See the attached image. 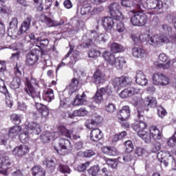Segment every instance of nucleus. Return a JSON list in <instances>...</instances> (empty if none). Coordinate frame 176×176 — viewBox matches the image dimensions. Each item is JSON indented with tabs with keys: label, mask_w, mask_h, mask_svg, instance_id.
<instances>
[{
	"label": "nucleus",
	"mask_w": 176,
	"mask_h": 176,
	"mask_svg": "<svg viewBox=\"0 0 176 176\" xmlns=\"http://www.w3.org/2000/svg\"><path fill=\"white\" fill-rule=\"evenodd\" d=\"M90 10H91L90 4H84L80 9V14L85 16L88 13H90Z\"/></svg>",
	"instance_id": "de8ad7c7"
},
{
	"label": "nucleus",
	"mask_w": 176,
	"mask_h": 176,
	"mask_svg": "<svg viewBox=\"0 0 176 176\" xmlns=\"http://www.w3.org/2000/svg\"><path fill=\"white\" fill-rule=\"evenodd\" d=\"M109 10L111 17L115 20H124V16L120 12V4L118 2L112 3L109 6Z\"/></svg>",
	"instance_id": "6e6552de"
},
{
	"label": "nucleus",
	"mask_w": 176,
	"mask_h": 176,
	"mask_svg": "<svg viewBox=\"0 0 176 176\" xmlns=\"http://www.w3.org/2000/svg\"><path fill=\"white\" fill-rule=\"evenodd\" d=\"M163 77V74L162 73H155L153 76V83L156 86H159L160 85V82L162 80V78Z\"/></svg>",
	"instance_id": "79ce46f5"
},
{
	"label": "nucleus",
	"mask_w": 176,
	"mask_h": 176,
	"mask_svg": "<svg viewBox=\"0 0 176 176\" xmlns=\"http://www.w3.org/2000/svg\"><path fill=\"white\" fill-rule=\"evenodd\" d=\"M162 30L166 34L149 35L148 40L149 45L156 47V46H163L164 43H170V38H168V36L170 38H171V32H173V29H171V27L168 26V25L163 24L162 25Z\"/></svg>",
	"instance_id": "f03ea898"
},
{
	"label": "nucleus",
	"mask_w": 176,
	"mask_h": 176,
	"mask_svg": "<svg viewBox=\"0 0 176 176\" xmlns=\"http://www.w3.org/2000/svg\"><path fill=\"white\" fill-rule=\"evenodd\" d=\"M105 109L107 112H109L110 113H113L115 111H116V106L113 103H109L105 107Z\"/></svg>",
	"instance_id": "680f3d73"
},
{
	"label": "nucleus",
	"mask_w": 176,
	"mask_h": 176,
	"mask_svg": "<svg viewBox=\"0 0 176 176\" xmlns=\"http://www.w3.org/2000/svg\"><path fill=\"white\" fill-rule=\"evenodd\" d=\"M104 137V135L102 134V131L100 130V129H94L91 130L90 133V139L91 141H94V142H98V141H100Z\"/></svg>",
	"instance_id": "412c9836"
},
{
	"label": "nucleus",
	"mask_w": 176,
	"mask_h": 176,
	"mask_svg": "<svg viewBox=\"0 0 176 176\" xmlns=\"http://www.w3.org/2000/svg\"><path fill=\"white\" fill-rule=\"evenodd\" d=\"M50 135H51L50 132L49 131L44 132L40 136L41 141H42V142H44V143L49 142V141H50Z\"/></svg>",
	"instance_id": "09e8293b"
},
{
	"label": "nucleus",
	"mask_w": 176,
	"mask_h": 176,
	"mask_svg": "<svg viewBox=\"0 0 176 176\" xmlns=\"http://www.w3.org/2000/svg\"><path fill=\"white\" fill-rule=\"evenodd\" d=\"M58 170L60 173H63V174H71V168H69V166L67 164H59Z\"/></svg>",
	"instance_id": "c03bdc74"
},
{
	"label": "nucleus",
	"mask_w": 176,
	"mask_h": 176,
	"mask_svg": "<svg viewBox=\"0 0 176 176\" xmlns=\"http://www.w3.org/2000/svg\"><path fill=\"white\" fill-rule=\"evenodd\" d=\"M25 85V93L32 97L34 101H41V91L39 90L38 81L35 78H32L30 80L28 78H26Z\"/></svg>",
	"instance_id": "7ed1b4c3"
},
{
	"label": "nucleus",
	"mask_w": 176,
	"mask_h": 176,
	"mask_svg": "<svg viewBox=\"0 0 176 176\" xmlns=\"http://www.w3.org/2000/svg\"><path fill=\"white\" fill-rule=\"evenodd\" d=\"M28 131H25L20 134L19 135V140L23 144H25L26 142H28Z\"/></svg>",
	"instance_id": "864d4df0"
},
{
	"label": "nucleus",
	"mask_w": 176,
	"mask_h": 176,
	"mask_svg": "<svg viewBox=\"0 0 176 176\" xmlns=\"http://www.w3.org/2000/svg\"><path fill=\"white\" fill-rule=\"evenodd\" d=\"M82 155L85 157H93V156L96 155V152L92 149L86 150L82 153Z\"/></svg>",
	"instance_id": "e2e57ef3"
},
{
	"label": "nucleus",
	"mask_w": 176,
	"mask_h": 176,
	"mask_svg": "<svg viewBox=\"0 0 176 176\" xmlns=\"http://www.w3.org/2000/svg\"><path fill=\"white\" fill-rule=\"evenodd\" d=\"M176 144V132L175 133L174 135L169 138L167 141V144L168 146H174Z\"/></svg>",
	"instance_id": "774afa93"
},
{
	"label": "nucleus",
	"mask_w": 176,
	"mask_h": 176,
	"mask_svg": "<svg viewBox=\"0 0 176 176\" xmlns=\"http://www.w3.org/2000/svg\"><path fill=\"white\" fill-rule=\"evenodd\" d=\"M133 3V0H121V5L124 8H131Z\"/></svg>",
	"instance_id": "338daca9"
},
{
	"label": "nucleus",
	"mask_w": 176,
	"mask_h": 176,
	"mask_svg": "<svg viewBox=\"0 0 176 176\" xmlns=\"http://www.w3.org/2000/svg\"><path fill=\"white\" fill-rule=\"evenodd\" d=\"M91 39L88 40L89 42L87 43H85L84 44H82L83 47H90V46H91V45H93V41L94 42H107V37H105V35H104L103 34H100L98 35V34L97 33V32H96V30H91Z\"/></svg>",
	"instance_id": "1a4fd4ad"
},
{
	"label": "nucleus",
	"mask_w": 176,
	"mask_h": 176,
	"mask_svg": "<svg viewBox=\"0 0 176 176\" xmlns=\"http://www.w3.org/2000/svg\"><path fill=\"white\" fill-rule=\"evenodd\" d=\"M0 93L4 94L5 97H9V91L6 88V85H5V81L0 78Z\"/></svg>",
	"instance_id": "37998d69"
},
{
	"label": "nucleus",
	"mask_w": 176,
	"mask_h": 176,
	"mask_svg": "<svg viewBox=\"0 0 176 176\" xmlns=\"http://www.w3.org/2000/svg\"><path fill=\"white\" fill-rule=\"evenodd\" d=\"M85 98H86V94H85V92H82L81 95L79 94H77L73 102L74 107L83 105V104L86 102V100L85 99Z\"/></svg>",
	"instance_id": "cd10ccee"
},
{
	"label": "nucleus",
	"mask_w": 176,
	"mask_h": 176,
	"mask_svg": "<svg viewBox=\"0 0 176 176\" xmlns=\"http://www.w3.org/2000/svg\"><path fill=\"white\" fill-rule=\"evenodd\" d=\"M100 166L94 165L88 170V174L91 176H97L98 175V173H100Z\"/></svg>",
	"instance_id": "a19ab883"
},
{
	"label": "nucleus",
	"mask_w": 176,
	"mask_h": 176,
	"mask_svg": "<svg viewBox=\"0 0 176 176\" xmlns=\"http://www.w3.org/2000/svg\"><path fill=\"white\" fill-rule=\"evenodd\" d=\"M131 78L127 76H121L113 80L112 86L115 90L118 91L122 89V87H127L131 85Z\"/></svg>",
	"instance_id": "0eeeda50"
},
{
	"label": "nucleus",
	"mask_w": 176,
	"mask_h": 176,
	"mask_svg": "<svg viewBox=\"0 0 176 176\" xmlns=\"http://www.w3.org/2000/svg\"><path fill=\"white\" fill-rule=\"evenodd\" d=\"M160 24V20L157 16H154L151 21V25L152 27L156 28Z\"/></svg>",
	"instance_id": "69168bd1"
},
{
	"label": "nucleus",
	"mask_w": 176,
	"mask_h": 176,
	"mask_svg": "<svg viewBox=\"0 0 176 176\" xmlns=\"http://www.w3.org/2000/svg\"><path fill=\"white\" fill-rule=\"evenodd\" d=\"M157 157L159 162H161V166H164V167H168V164L174 160L170 152L167 151H162L157 153Z\"/></svg>",
	"instance_id": "9d476101"
},
{
	"label": "nucleus",
	"mask_w": 176,
	"mask_h": 176,
	"mask_svg": "<svg viewBox=\"0 0 176 176\" xmlns=\"http://www.w3.org/2000/svg\"><path fill=\"white\" fill-rule=\"evenodd\" d=\"M58 133H59L61 137H65V138H70L71 140H78L80 138V135L72 133V131L67 129L64 126H58Z\"/></svg>",
	"instance_id": "4468645a"
},
{
	"label": "nucleus",
	"mask_w": 176,
	"mask_h": 176,
	"mask_svg": "<svg viewBox=\"0 0 176 176\" xmlns=\"http://www.w3.org/2000/svg\"><path fill=\"white\" fill-rule=\"evenodd\" d=\"M21 126H14L10 128L8 134H7L9 138H16L20 133H21Z\"/></svg>",
	"instance_id": "a878e982"
},
{
	"label": "nucleus",
	"mask_w": 176,
	"mask_h": 176,
	"mask_svg": "<svg viewBox=\"0 0 176 176\" xmlns=\"http://www.w3.org/2000/svg\"><path fill=\"white\" fill-rule=\"evenodd\" d=\"M32 174L33 176H45L46 171L41 166H36L32 168Z\"/></svg>",
	"instance_id": "2f4dec72"
},
{
	"label": "nucleus",
	"mask_w": 176,
	"mask_h": 176,
	"mask_svg": "<svg viewBox=\"0 0 176 176\" xmlns=\"http://www.w3.org/2000/svg\"><path fill=\"white\" fill-rule=\"evenodd\" d=\"M60 138L61 139L59 140V148L54 146V149L58 153V155H67V153H68V145H69L71 142L65 138Z\"/></svg>",
	"instance_id": "ddd939ff"
},
{
	"label": "nucleus",
	"mask_w": 176,
	"mask_h": 176,
	"mask_svg": "<svg viewBox=\"0 0 176 176\" xmlns=\"http://www.w3.org/2000/svg\"><path fill=\"white\" fill-rule=\"evenodd\" d=\"M69 47L70 50L68 52V53L65 55V58L63 59V62L60 63L58 66V68H61V67H65L66 64H67V58H68V57H69V56H71V54H72V52H74V46L69 45Z\"/></svg>",
	"instance_id": "ea45409f"
},
{
	"label": "nucleus",
	"mask_w": 176,
	"mask_h": 176,
	"mask_svg": "<svg viewBox=\"0 0 176 176\" xmlns=\"http://www.w3.org/2000/svg\"><path fill=\"white\" fill-rule=\"evenodd\" d=\"M17 25H19V21L17 20V18H12V21L10 22L8 32H11L12 35H14V33L17 32Z\"/></svg>",
	"instance_id": "72a5a7b5"
},
{
	"label": "nucleus",
	"mask_w": 176,
	"mask_h": 176,
	"mask_svg": "<svg viewBox=\"0 0 176 176\" xmlns=\"http://www.w3.org/2000/svg\"><path fill=\"white\" fill-rule=\"evenodd\" d=\"M146 153V150L144 148L138 147L135 150V155L138 156V157H142Z\"/></svg>",
	"instance_id": "5fc2aeb1"
},
{
	"label": "nucleus",
	"mask_w": 176,
	"mask_h": 176,
	"mask_svg": "<svg viewBox=\"0 0 176 176\" xmlns=\"http://www.w3.org/2000/svg\"><path fill=\"white\" fill-rule=\"evenodd\" d=\"M43 100L47 102H52L54 100V93L52 89H46L43 92Z\"/></svg>",
	"instance_id": "bb28decb"
},
{
	"label": "nucleus",
	"mask_w": 176,
	"mask_h": 176,
	"mask_svg": "<svg viewBox=\"0 0 176 176\" xmlns=\"http://www.w3.org/2000/svg\"><path fill=\"white\" fill-rule=\"evenodd\" d=\"M79 86V80L76 78L72 79V81L69 86V90L70 93H75L78 90Z\"/></svg>",
	"instance_id": "c9c22d12"
},
{
	"label": "nucleus",
	"mask_w": 176,
	"mask_h": 176,
	"mask_svg": "<svg viewBox=\"0 0 176 176\" xmlns=\"http://www.w3.org/2000/svg\"><path fill=\"white\" fill-rule=\"evenodd\" d=\"M106 163L111 168H116L118 167V160L115 159H107Z\"/></svg>",
	"instance_id": "603ef678"
},
{
	"label": "nucleus",
	"mask_w": 176,
	"mask_h": 176,
	"mask_svg": "<svg viewBox=\"0 0 176 176\" xmlns=\"http://www.w3.org/2000/svg\"><path fill=\"white\" fill-rule=\"evenodd\" d=\"M39 53L41 56L45 55V52L42 50L41 52L38 49H33L30 52L26 55L25 64L26 65H35L39 60Z\"/></svg>",
	"instance_id": "423d86ee"
},
{
	"label": "nucleus",
	"mask_w": 176,
	"mask_h": 176,
	"mask_svg": "<svg viewBox=\"0 0 176 176\" xmlns=\"http://www.w3.org/2000/svg\"><path fill=\"white\" fill-rule=\"evenodd\" d=\"M157 111L159 118H163L166 115H167V111H166V109L162 107H158L157 108Z\"/></svg>",
	"instance_id": "0e129e2a"
},
{
	"label": "nucleus",
	"mask_w": 176,
	"mask_h": 176,
	"mask_svg": "<svg viewBox=\"0 0 176 176\" xmlns=\"http://www.w3.org/2000/svg\"><path fill=\"white\" fill-rule=\"evenodd\" d=\"M162 148V144H160V142H155L153 143L151 146V151L153 152V153H156L160 151Z\"/></svg>",
	"instance_id": "49530a36"
},
{
	"label": "nucleus",
	"mask_w": 176,
	"mask_h": 176,
	"mask_svg": "<svg viewBox=\"0 0 176 176\" xmlns=\"http://www.w3.org/2000/svg\"><path fill=\"white\" fill-rule=\"evenodd\" d=\"M26 129L28 131H32L34 134L38 135L42 129H41V125L36 122H30L26 125Z\"/></svg>",
	"instance_id": "b1692460"
},
{
	"label": "nucleus",
	"mask_w": 176,
	"mask_h": 176,
	"mask_svg": "<svg viewBox=\"0 0 176 176\" xmlns=\"http://www.w3.org/2000/svg\"><path fill=\"white\" fill-rule=\"evenodd\" d=\"M89 58H98L101 56V52L99 50L91 49L89 52Z\"/></svg>",
	"instance_id": "a18cd8bd"
},
{
	"label": "nucleus",
	"mask_w": 176,
	"mask_h": 176,
	"mask_svg": "<svg viewBox=\"0 0 176 176\" xmlns=\"http://www.w3.org/2000/svg\"><path fill=\"white\" fill-rule=\"evenodd\" d=\"M150 134H151L154 140H160L162 138V132L156 126H153L150 128Z\"/></svg>",
	"instance_id": "473e14b6"
},
{
	"label": "nucleus",
	"mask_w": 176,
	"mask_h": 176,
	"mask_svg": "<svg viewBox=\"0 0 176 176\" xmlns=\"http://www.w3.org/2000/svg\"><path fill=\"white\" fill-rule=\"evenodd\" d=\"M98 125L96 124V122L94 121V120H88L85 122V126L87 129L94 130L95 127H96Z\"/></svg>",
	"instance_id": "3c124183"
},
{
	"label": "nucleus",
	"mask_w": 176,
	"mask_h": 176,
	"mask_svg": "<svg viewBox=\"0 0 176 176\" xmlns=\"http://www.w3.org/2000/svg\"><path fill=\"white\" fill-rule=\"evenodd\" d=\"M146 52L144 49L138 47L132 49V55L136 58H143L145 57Z\"/></svg>",
	"instance_id": "c85d7f7f"
},
{
	"label": "nucleus",
	"mask_w": 176,
	"mask_h": 176,
	"mask_svg": "<svg viewBox=\"0 0 176 176\" xmlns=\"http://www.w3.org/2000/svg\"><path fill=\"white\" fill-rule=\"evenodd\" d=\"M100 91L104 94H107V96H112V87L110 85H107L106 88H101Z\"/></svg>",
	"instance_id": "4d7b16f0"
},
{
	"label": "nucleus",
	"mask_w": 176,
	"mask_h": 176,
	"mask_svg": "<svg viewBox=\"0 0 176 176\" xmlns=\"http://www.w3.org/2000/svg\"><path fill=\"white\" fill-rule=\"evenodd\" d=\"M102 57L107 62L109 65L115 67L117 69H122L126 64V59L124 57L118 56L115 57V55L111 52L105 51L102 54Z\"/></svg>",
	"instance_id": "20e7f679"
},
{
	"label": "nucleus",
	"mask_w": 176,
	"mask_h": 176,
	"mask_svg": "<svg viewBox=\"0 0 176 176\" xmlns=\"http://www.w3.org/2000/svg\"><path fill=\"white\" fill-rule=\"evenodd\" d=\"M40 20L42 23L46 24L47 27H60V25H63L64 24V21H55L45 14L41 16Z\"/></svg>",
	"instance_id": "2eb2a0df"
},
{
	"label": "nucleus",
	"mask_w": 176,
	"mask_h": 176,
	"mask_svg": "<svg viewBox=\"0 0 176 176\" xmlns=\"http://www.w3.org/2000/svg\"><path fill=\"white\" fill-rule=\"evenodd\" d=\"M138 93H140V89L131 87L122 91L120 94V97H121V98H127L131 97V96H134V94H138Z\"/></svg>",
	"instance_id": "6ab92c4d"
},
{
	"label": "nucleus",
	"mask_w": 176,
	"mask_h": 176,
	"mask_svg": "<svg viewBox=\"0 0 176 176\" xmlns=\"http://www.w3.org/2000/svg\"><path fill=\"white\" fill-rule=\"evenodd\" d=\"M105 80V74L102 72L97 69L94 74V82L95 85L104 83Z\"/></svg>",
	"instance_id": "5701e85b"
},
{
	"label": "nucleus",
	"mask_w": 176,
	"mask_h": 176,
	"mask_svg": "<svg viewBox=\"0 0 176 176\" xmlns=\"http://www.w3.org/2000/svg\"><path fill=\"white\" fill-rule=\"evenodd\" d=\"M135 78V82L138 85L140 86H146L148 85V79L142 71L137 72Z\"/></svg>",
	"instance_id": "4be33fe9"
},
{
	"label": "nucleus",
	"mask_w": 176,
	"mask_h": 176,
	"mask_svg": "<svg viewBox=\"0 0 176 176\" xmlns=\"http://www.w3.org/2000/svg\"><path fill=\"white\" fill-rule=\"evenodd\" d=\"M29 153L30 147L25 144L17 146L12 150V155L16 157V159H21V157H24L25 155H28Z\"/></svg>",
	"instance_id": "f8f14e48"
},
{
	"label": "nucleus",
	"mask_w": 176,
	"mask_h": 176,
	"mask_svg": "<svg viewBox=\"0 0 176 176\" xmlns=\"http://www.w3.org/2000/svg\"><path fill=\"white\" fill-rule=\"evenodd\" d=\"M36 108L39 111L43 118H47L49 116L50 111L49 108L42 104H40L38 101H35Z\"/></svg>",
	"instance_id": "393cba45"
},
{
	"label": "nucleus",
	"mask_w": 176,
	"mask_h": 176,
	"mask_svg": "<svg viewBox=\"0 0 176 176\" xmlns=\"http://www.w3.org/2000/svg\"><path fill=\"white\" fill-rule=\"evenodd\" d=\"M132 25L143 27L148 23V16L142 12H136L131 18Z\"/></svg>",
	"instance_id": "39448f33"
},
{
	"label": "nucleus",
	"mask_w": 176,
	"mask_h": 176,
	"mask_svg": "<svg viewBox=\"0 0 176 176\" xmlns=\"http://www.w3.org/2000/svg\"><path fill=\"white\" fill-rule=\"evenodd\" d=\"M144 102L145 107H148L149 108H156V105H157V100L152 96L146 97Z\"/></svg>",
	"instance_id": "c756f323"
},
{
	"label": "nucleus",
	"mask_w": 176,
	"mask_h": 176,
	"mask_svg": "<svg viewBox=\"0 0 176 176\" xmlns=\"http://www.w3.org/2000/svg\"><path fill=\"white\" fill-rule=\"evenodd\" d=\"M44 164L47 167V168H51V170H54V168H56V164L53 160L46 159L44 161Z\"/></svg>",
	"instance_id": "8fccbe9b"
},
{
	"label": "nucleus",
	"mask_w": 176,
	"mask_h": 176,
	"mask_svg": "<svg viewBox=\"0 0 176 176\" xmlns=\"http://www.w3.org/2000/svg\"><path fill=\"white\" fill-rule=\"evenodd\" d=\"M21 85V80L19 77H14L12 81L10 84V87L12 89V90H16V89H19Z\"/></svg>",
	"instance_id": "e433bc0d"
},
{
	"label": "nucleus",
	"mask_w": 176,
	"mask_h": 176,
	"mask_svg": "<svg viewBox=\"0 0 176 176\" xmlns=\"http://www.w3.org/2000/svg\"><path fill=\"white\" fill-rule=\"evenodd\" d=\"M104 6H99L98 7H96L93 8V10L91 11V14L92 16H94V14H98V13H101V12H104Z\"/></svg>",
	"instance_id": "052dcab7"
},
{
	"label": "nucleus",
	"mask_w": 176,
	"mask_h": 176,
	"mask_svg": "<svg viewBox=\"0 0 176 176\" xmlns=\"http://www.w3.org/2000/svg\"><path fill=\"white\" fill-rule=\"evenodd\" d=\"M31 21H32V16H27L21 23L19 30L18 31V35H23V34H25V32L30 30V27H31Z\"/></svg>",
	"instance_id": "f3484780"
},
{
	"label": "nucleus",
	"mask_w": 176,
	"mask_h": 176,
	"mask_svg": "<svg viewBox=\"0 0 176 176\" xmlns=\"http://www.w3.org/2000/svg\"><path fill=\"white\" fill-rule=\"evenodd\" d=\"M118 160L120 163H122L123 162L124 163H129V162H131V160H133V155L130 153H128L122 157H118Z\"/></svg>",
	"instance_id": "58836bf2"
},
{
	"label": "nucleus",
	"mask_w": 176,
	"mask_h": 176,
	"mask_svg": "<svg viewBox=\"0 0 176 176\" xmlns=\"http://www.w3.org/2000/svg\"><path fill=\"white\" fill-rule=\"evenodd\" d=\"M138 118L139 121L132 125V129L138 133V135L143 139L144 142L149 144L152 140V136L150 133L144 131L146 129V123L144 121V110H141L140 107L138 109Z\"/></svg>",
	"instance_id": "f257e3e1"
},
{
	"label": "nucleus",
	"mask_w": 176,
	"mask_h": 176,
	"mask_svg": "<svg viewBox=\"0 0 176 176\" xmlns=\"http://www.w3.org/2000/svg\"><path fill=\"white\" fill-rule=\"evenodd\" d=\"M164 5L162 0H148L147 1V8L148 9H154L159 10L163 8Z\"/></svg>",
	"instance_id": "aec40b11"
},
{
	"label": "nucleus",
	"mask_w": 176,
	"mask_h": 176,
	"mask_svg": "<svg viewBox=\"0 0 176 176\" xmlns=\"http://www.w3.org/2000/svg\"><path fill=\"white\" fill-rule=\"evenodd\" d=\"M131 115V110L130 107L126 105L122 107V109L118 113V118L121 122H126Z\"/></svg>",
	"instance_id": "dca6fc26"
},
{
	"label": "nucleus",
	"mask_w": 176,
	"mask_h": 176,
	"mask_svg": "<svg viewBox=\"0 0 176 176\" xmlns=\"http://www.w3.org/2000/svg\"><path fill=\"white\" fill-rule=\"evenodd\" d=\"M102 96H104L102 92L100 89H98L96 91L95 96L93 97V100L96 102V104H101L102 102L104 100Z\"/></svg>",
	"instance_id": "4c0bfd02"
},
{
	"label": "nucleus",
	"mask_w": 176,
	"mask_h": 176,
	"mask_svg": "<svg viewBox=\"0 0 176 176\" xmlns=\"http://www.w3.org/2000/svg\"><path fill=\"white\" fill-rule=\"evenodd\" d=\"M13 162L8 156H3L0 157V174L2 175H8L9 174V168L12 166Z\"/></svg>",
	"instance_id": "9b49d317"
},
{
	"label": "nucleus",
	"mask_w": 176,
	"mask_h": 176,
	"mask_svg": "<svg viewBox=\"0 0 176 176\" xmlns=\"http://www.w3.org/2000/svg\"><path fill=\"white\" fill-rule=\"evenodd\" d=\"M77 56H79V52L78 50H74L70 58L71 61L67 63V65H70V64H75V63H76V59L78 58Z\"/></svg>",
	"instance_id": "13d9d810"
},
{
	"label": "nucleus",
	"mask_w": 176,
	"mask_h": 176,
	"mask_svg": "<svg viewBox=\"0 0 176 176\" xmlns=\"http://www.w3.org/2000/svg\"><path fill=\"white\" fill-rule=\"evenodd\" d=\"M11 120L16 123V124H20L21 123V116L19 114L11 115Z\"/></svg>",
	"instance_id": "bf43d9fd"
},
{
	"label": "nucleus",
	"mask_w": 176,
	"mask_h": 176,
	"mask_svg": "<svg viewBox=\"0 0 176 176\" xmlns=\"http://www.w3.org/2000/svg\"><path fill=\"white\" fill-rule=\"evenodd\" d=\"M101 24L106 31H111L113 27V16H104L101 19Z\"/></svg>",
	"instance_id": "a211bd4d"
},
{
	"label": "nucleus",
	"mask_w": 176,
	"mask_h": 176,
	"mask_svg": "<svg viewBox=\"0 0 176 176\" xmlns=\"http://www.w3.org/2000/svg\"><path fill=\"white\" fill-rule=\"evenodd\" d=\"M103 153L110 156H118L119 151L113 146H105L102 148Z\"/></svg>",
	"instance_id": "7c9ffc66"
},
{
	"label": "nucleus",
	"mask_w": 176,
	"mask_h": 176,
	"mask_svg": "<svg viewBox=\"0 0 176 176\" xmlns=\"http://www.w3.org/2000/svg\"><path fill=\"white\" fill-rule=\"evenodd\" d=\"M110 49L113 53H122V52H124V47L118 43H113Z\"/></svg>",
	"instance_id": "f704fd0d"
},
{
	"label": "nucleus",
	"mask_w": 176,
	"mask_h": 176,
	"mask_svg": "<svg viewBox=\"0 0 176 176\" xmlns=\"http://www.w3.org/2000/svg\"><path fill=\"white\" fill-rule=\"evenodd\" d=\"M34 5L39 12L43 10V0H33Z\"/></svg>",
	"instance_id": "6e6d98bb"
}]
</instances>
